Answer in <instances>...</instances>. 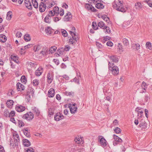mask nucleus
Listing matches in <instances>:
<instances>
[{"label": "nucleus", "instance_id": "1", "mask_svg": "<svg viewBox=\"0 0 152 152\" xmlns=\"http://www.w3.org/2000/svg\"><path fill=\"white\" fill-rule=\"evenodd\" d=\"M119 2L116 4L115 3L113 4V7L114 8L116 9L118 11L123 12H125L128 9L127 7H124L123 6V1H119Z\"/></svg>", "mask_w": 152, "mask_h": 152}, {"label": "nucleus", "instance_id": "2", "mask_svg": "<svg viewBox=\"0 0 152 152\" xmlns=\"http://www.w3.org/2000/svg\"><path fill=\"white\" fill-rule=\"evenodd\" d=\"M109 69L111 71L113 74L116 75L119 73V69L118 67L115 66L113 63H111L110 62L108 63Z\"/></svg>", "mask_w": 152, "mask_h": 152}, {"label": "nucleus", "instance_id": "3", "mask_svg": "<svg viewBox=\"0 0 152 152\" xmlns=\"http://www.w3.org/2000/svg\"><path fill=\"white\" fill-rule=\"evenodd\" d=\"M69 32L71 35L72 38L69 39V43L72 44H75L76 42H77V39L78 37L77 35L74 32L71 31H70Z\"/></svg>", "mask_w": 152, "mask_h": 152}, {"label": "nucleus", "instance_id": "4", "mask_svg": "<svg viewBox=\"0 0 152 152\" xmlns=\"http://www.w3.org/2000/svg\"><path fill=\"white\" fill-rule=\"evenodd\" d=\"M34 118V115L31 112H28L24 114L22 117L23 119L29 121L32 120Z\"/></svg>", "mask_w": 152, "mask_h": 152}, {"label": "nucleus", "instance_id": "5", "mask_svg": "<svg viewBox=\"0 0 152 152\" xmlns=\"http://www.w3.org/2000/svg\"><path fill=\"white\" fill-rule=\"evenodd\" d=\"M47 0H42L43 2L40 3L39 6V10L41 12H44L46 8V5L45 3H44Z\"/></svg>", "mask_w": 152, "mask_h": 152}, {"label": "nucleus", "instance_id": "6", "mask_svg": "<svg viewBox=\"0 0 152 152\" xmlns=\"http://www.w3.org/2000/svg\"><path fill=\"white\" fill-rule=\"evenodd\" d=\"M13 138L14 140L15 146L18 147L20 141V139L18 135L16 133H14Z\"/></svg>", "mask_w": 152, "mask_h": 152}, {"label": "nucleus", "instance_id": "7", "mask_svg": "<svg viewBox=\"0 0 152 152\" xmlns=\"http://www.w3.org/2000/svg\"><path fill=\"white\" fill-rule=\"evenodd\" d=\"M54 74L52 72H49L47 74V78L48 83H51L53 79Z\"/></svg>", "mask_w": 152, "mask_h": 152}, {"label": "nucleus", "instance_id": "8", "mask_svg": "<svg viewBox=\"0 0 152 152\" xmlns=\"http://www.w3.org/2000/svg\"><path fill=\"white\" fill-rule=\"evenodd\" d=\"M147 85L146 83L143 82L141 85V87L139 88L137 90L140 93H143L146 91V88Z\"/></svg>", "mask_w": 152, "mask_h": 152}, {"label": "nucleus", "instance_id": "9", "mask_svg": "<svg viewBox=\"0 0 152 152\" xmlns=\"http://www.w3.org/2000/svg\"><path fill=\"white\" fill-rule=\"evenodd\" d=\"M64 118V116L60 112L57 113L54 116V120L56 121H58Z\"/></svg>", "mask_w": 152, "mask_h": 152}, {"label": "nucleus", "instance_id": "10", "mask_svg": "<svg viewBox=\"0 0 152 152\" xmlns=\"http://www.w3.org/2000/svg\"><path fill=\"white\" fill-rule=\"evenodd\" d=\"M99 142L101 146L103 147L107 145V141L104 137L101 136H99Z\"/></svg>", "mask_w": 152, "mask_h": 152}, {"label": "nucleus", "instance_id": "11", "mask_svg": "<svg viewBox=\"0 0 152 152\" xmlns=\"http://www.w3.org/2000/svg\"><path fill=\"white\" fill-rule=\"evenodd\" d=\"M15 109L17 112H21L24 111L26 109V108L24 106L18 104L16 105Z\"/></svg>", "mask_w": 152, "mask_h": 152}, {"label": "nucleus", "instance_id": "12", "mask_svg": "<svg viewBox=\"0 0 152 152\" xmlns=\"http://www.w3.org/2000/svg\"><path fill=\"white\" fill-rule=\"evenodd\" d=\"M85 6L88 10H90L93 12H96L97 10L93 7L92 5H91L87 3L85 4Z\"/></svg>", "mask_w": 152, "mask_h": 152}, {"label": "nucleus", "instance_id": "13", "mask_svg": "<svg viewBox=\"0 0 152 152\" xmlns=\"http://www.w3.org/2000/svg\"><path fill=\"white\" fill-rule=\"evenodd\" d=\"M135 110L138 112V116H139L140 117H141L142 116L143 110L142 108L139 107H137L136 108Z\"/></svg>", "mask_w": 152, "mask_h": 152}, {"label": "nucleus", "instance_id": "14", "mask_svg": "<svg viewBox=\"0 0 152 152\" xmlns=\"http://www.w3.org/2000/svg\"><path fill=\"white\" fill-rule=\"evenodd\" d=\"M17 89L18 91H21L25 89L24 86L20 83H18L16 84Z\"/></svg>", "mask_w": 152, "mask_h": 152}, {"label": "nucleus", "instance_id": "15", "mask_svg": "<svg viewBox=\"0 0 152 152\" xmlns=\"http://www.w3.org/2000/svg\"><path fill=\"white\" fill-rule=\"evenodd\" d=\"M135 9L137 10H142L143 5L140 2L136 3L134 5Z\"/></svg>", "mask_w": 152, "mask_h": 152}, {"label": "nucleus", "instance_id": "16", "mask_svg": "<svg viewBox=\"0 0 152 152\" xmlns=\"http://www.w3.org/2000/svg\"><path fill=\"white\" fill-rule=\"evenodd\" d=\"M69 107L70 109V112L72 114L75 113L76 112L77 108L76 107H72V104H69Z\"/></svg>", "mask_w": 152, "mask_h": 152}, {"label": "nucleus", "instance_id": "17", "mask_svg": "<svg viewBox=\"0 0 152 152\" xmlns=\"http://www.w3.org/2000/svg\"><path fill=\"white\" fill-rule=\"evenodd\" d=\"M54 89L53 88H51L48 91V95L49 97H53L54 95Z\"/></svg>", "mask_w": 152, "mask_h": 152}, {"label": "nucleus", "instance_id": "18", "mask_svg": "<svg viewBox=\"0 0 152 152\" xmlns=\"http://www.w3.org/2000/svg\"><path fill=\"white\" fill-rule=\"evenodd\" d=\"M42 72V67H39L36 70L35 75L37 76H39L41 75Z\"/></svg>", "mask_w": 152, "mask_h": 152}, {"label": "nucleus", "instance_id": "19", "mask_svg": "<svg viewBox=\"0 0 152 152\" xmlns=\"http://www.w3.org/2000/svg\"><path fill=\"white\" fill-rule=\"evenodd\" d=\"M40 53L43 56H46L49 53L48 50L46 47H44L42 49V51L40 52Z\"/></svg>", "mask_w": 152, "mask_h": 152}, {"label": "nucleus", "instance_id": "20", "mask_svg": "<svg viewBox=\"0 0 152 152\" xmlns=\"http://www.w3.org/2000/svg\"><path fill=\"white\" fill-rule=\"evenodd\" d=\"M110 61H109V62H110L111 63H112V62L116 63L118 62V58L115 56H110Z\"/></svg>", "mask_w": 152, "mask_h": 152}, {"label": "nucleus", "instance_id": "21", "mask_svg": "<svg viewBox=\"0 0 152 152\" xmlns=\"http://www.w3.org/2000/svg\"><path fill=\"white\" fill-rule=\"evenodd\" d=\"M53 30L49 26H48L45 28V31L47 35H50L53 33Z\"/></svg>", "mask_w": 152, "mask_h": 152}, {"label": "nucleus", "instance_id": "22", "mask_svg": "<svg viewBox=\"0 0 152 152\" xmlns=\"http://www.w3.org/2000/svg\"><path fill=\"white\" fill-rule=\"evenodd\" d=\"M23 144L25 146L28 147L31 145V143L28 140L24 139L23 140Z\"/></svg>", "mask_w": 152, "mask_h": 152}, {"label": "nucleus", "instance_id": "23", "mask_svg": "<svg viewBox=\"0 0 152 152\" xmlns=\"http://www.w3.org/2000/svg\"><path fill=\"white\" fill-rule=\"evenodd\" d=\"M113 138L114 140L115 141L118 142H122L123 140L121 139L118 136H116L115 134H114L113 135Z\"/></svg>", "mask_w": 152, "mask_h": 152}, {"label": "nucleus", "instance_id": "24", "mask_svg": "<svg viewBox=\"0 0 152 152\" xmlns=\"http://www.w3.org/2000/svg\"><path fill=\"white\" fill-rule=\"evenodd\" d=\"M32 110L36 116H38L39 115L40 113V111L37 108L34 107L32 109Z\"/></svg>", "mask_w": 152, "mask_h": 152}, {"label": "nucleus", "instance_id": "25", "mask_svg": "<svg viewBox=\"0 0 152 152\" xmlns=\"http://www.w3.org/2000/svg\"><path fill=\"white\" fill-rule=\"evenodd\" d=\"M28 129L27 128H25L23 130V133L24 135L27 137H29L30 136V133L28 132Z\"/></svg>", "mask_w": 152, "mask_h": 152}, {"label": "nucleus", "instance_id": "26", "mask_svg": "<svg viewBox=\"0 0 152 152\" xmlns=\"http://www.w3.org/2000/svg\"><path fill=\"white\" fill-rule=\"evenodd\" d=\"M95 7L98 9H103L104 7V6L103 4L98 3L95 5Z\"/></svg>", "mask_w": 152, "mask_h": 152}, {"label": "nucleus", "instance_id": "27", "mask_svg": "<svg viewBox=\"0 0 152 152\" xmlns=\"http://www.w3.org/2000/svg\"><path fill=\"white\" fill-rule=\"evenodd\" d=\"M56 49V47L55 46L51 47L48 50L49 53H54Z\"/></svg>", "mask_w": 152, "mask_h": 152}, {"label": "nucleus", "instance_id": "28", "mask_svg": "<svg viewBox=\"0 0 152 152\" xmlns=\"http://www.w3.org/2000/svg\"><path fill=\"white\" fill-rule=\"evenodd\" d=\"M44 21L47 23H50L51 21V18L47 15L45 18Z\"/></svg>", "mask_w": 152, "mask_h": 152}, {"label": "nucleus", "instance_id": "29", "mask_svg": "<svg viewBox=\"0 0 152 152\" xmlns=\"http://www.w3.org/2000/svg\"><path fill=\"white\" fill-rule=\"evenodd\" d=\"M7 40L6 37L3 34L0 35V41L1 42H4Z\"/></svg>", "mask_w": 152, "mask_h": 152}, {"label": "nucleus", "instance_id": "30", "mask_svg": "<svg viewBox=\"0 0 152 152\" xmlns=\"http://www.w3.org/2000/svg\"><path fill=\"white\" fill-rule=\"evenodd\" d=\"M25 5L28 9L32 10V6L30 1H28L27 3H26Z\"/></svg>", "mask_w": 152, "mask_h": 152}, {"label": "nucleus", "instance_id": "31", "mask_svg": "<svg viewBox=\"0 0 152 152\" xmlns=\"http://www.w3.org/2000/svg\"><path fill=\"white\" fill-rule=\"evenodd\" d=\"M11 59L15 63H17L18 62V56H11Z\"/></svg>", "mask_w": 152, "mask_h": 152}, {"label": "nucleus", "instance_id": "32", "mask_svg": "<svg viewBox=\"0 0 152 152\" xmlns=\"http://www.w3.org/2000/svg\"><path fill=\"white\" fill-rule=\"evenodd\" d=\"M31 2L33 6L35 8H37L38 7V4L36 0H32Z\"/></svg>", "mask_w": 152, "mask_h": 152}, {"label": "nucleus", "instance_id": "33", "mask_svg": "<svg viewBox=\"0 0 152 152\" xmlns=\"http://www.w3.org/2000/svg\"><path fill=\"white\" fill-rule=\"evenodd\" d=\"M103 28L104 29V31L105 33H110V32L111 30L109 27L107 26H105Z\"/></svg>", "mask_w": 152, "mask_h": 152}, {"label": "nucleus", "instance_id": "34", "mask_svg": "<svg viewBox=\"0 0 152 152\" xmlns=\"http://www.w3.org/2000/svg\"><path fill=\"white\" fill-rule=\"evenodd\" d=\"M24 40L27 42L31 40L30 35L28 34H26L24 35Z\"/></svg>", "mask_w": 152, "mask_h": 152}, {"label": "nucleus", "instance_id": "35", "mask_svg": "<svg viewBox=\"0 0 152 152\" xmlns=\"http://www.w3.org/2000/svg\"><path fill=\"white\" fill-rule=\"evenodd\" d=\"M32 83L34 86H37L39 84V81L38 80L35 79L33 81Z\"/></svg>", "mask_w": 152, "mask_h": 152}, {"label": "nucleus", "instance_id": "36", "mask_svg": "<svg viewBox=\"0 0 152 152\" xmlns=\"http://www.w3.org/2000/svg\"><path fill=\"white\" fill-rule=\"evenodd\" d=\"M72 18V15L70 12H68L66 15L65 16V18L67 19V20H69Z\"/></svg>", "mask_w": 152, "mask_h": 152}, {"label": "nucleus", "instance_id": "37", "mask_svg": "<svg viewBox=\"0 0 152 152\" xmlns=\"http://www.w3.org/2000/svg\"><path fill=\"white\" fill-rule=\"evenodd\" d=\"M147 49L151 50L152 48L151 44L149 42H147L145 45Z\"/></svg>", "mask_w": 152, "mask_h": 152}, {"label": "nucleus", "instance_id": "38", "mask_svg": "<svg viewBox=\"0 0 152 152\" xmlns=\"http://www.w3.org/2000/svg\"><path fill=\"white\" fill-rule=\"evenodd\" d=\"M41 46L40 45H35L34 47V50L35 52L38 51L41 48Z\"/></svg>", "mask_w": 152, "mask_h": 152}, {"label": "nucleus", "instance_id": "39", "mask_svg": "<svg viewBox=\"0 0 152 152\" xmlns=\"http://www.w3.org/2000/svg\"><path fill=\"white\" fill-rule=\"evenodd\" d=\"M6 104L8 107L12 106L13 104V102L12 100H9L7 101Z\"/></svg>", "mask_w": 152, "mask_h": 152}, {"label": "nucleus", "instance_id": "40", "mask_svg": "<svg viewBox=\"0 0 152 152\" xmlns=\"http://www.w3.org/2000/svg\"><path fill=\"white\" fill-rule=\"evenodd\" d=\"M123 42L124 45L126 46H127L129 44V41L125 38H124L123 39Z\"/></svg>", "mask_w": 152, "mask_h": 152}, {"label": "nucleus", "instance_id": "41", "mask_svg": "<svg viewBox=\"0 0 152 152\" xmlns=\"http://www.w3.org/2000/svg\"><path fill=\"white\" fill-rule=\"evenodd\" d=\"M98 26L100 28H103L104 27V26H104V22L102 21H100L99 22L98 24Z\"/></svg>", "mask_w": 152, "mask_h": 152}, {"label": "nucleus", "instance_id": "42", "mask_svg": "<svg viewBox=\"0 0 152 152\" xmlns=\"http://www.w3.org/2000/svg\"><path fill=\"white\" fill-rule=\"evenodd\" d=\"M12 12L10 11L8 12L7 14V18L8 20H10L12 16Z\"/></svg>", "mask_w": 152, "mask_h": 152}, {"label": "nucleus", "instance_id": "43", "mask_svg": "<svg viewBox=\"0 0 152 152\" xmlns=\"http://www.w3.org/2000/svg\"><path fill=\"white\" fill-rule=\"evenodd\" d=\"M26 78L25 76H22L21 77L20 80L23 83H25L26 81Z\"/></svg>", "mask_w": 152, "mask_h": 152}, {"label": "nucleus", "instance_id": "44", "mask_svg": "<svg viewBox=\"0 0 152 152\" xmlns=\"http://www.w3.org/2000/svg\"><path fill=\"white\" fill-rule=\"evenodd\" d=\"M9 111L8 110H5L4 112V115L5 117H9Z\"/></svg>", "mask_w": 152, "mask_h": 152}, {"label": "nucleus", "instance_id": "45", "mask_svg": "<svg viewBox=\"0 0 152 152\" xmlns=\"http://www.w3.org/2000/svg\"><path fill=\"white\" fill-rule=\"evenodd\" d=\"M114 130L116 133L119 134L121 133V130L120 128L117 127L115 128Z\"/></svg>", "mask_w": 152, "mask_h": 152}, {"label": "nucleus", "instance_id": "46", "mask_svg": "<svg viewBox=\"0 0 152 152\" xmlns=\"http://www.w3.org/2000/svg\"><path fill=\"white\" fill-rule=\"evenodd\" d=\"M145 3H146L149 7H152V2L150 0H145L143 1Z\"/></svg>", "mask_w": 152, "mask_h": 152}, {"label": "nucleus", "instance_id": "47", "mask_svg": "<svg viewBox=\"0 0 152 152\" xmlns=\"http://www.w3.org/2000/svg\"><path fill=\"white\" fill-rule=\"evenodd\" d=\"M146 124L145 123V121H143V122L142 121L141 122L139 126L140 127H141L142 129L143 128H145V127Z\"/></svg>", "mask_w": 152, "mask_h": 152}, {"label": "nucleus", "instance_id": "48", "mask_svg": "<svg viewBox=\"0 0 152 152\" xmlns=\"http://www.w3.org/2000/svg\"><path fill=\"white\" fill-rule=\"evenodd\" d=\"M92 26L94 29L96 30L98 29V27L97 26L96 22H93L92 23Z\"/></svg>", "mask_w": 152, "mask_h": 152}, {"label": "nucleus", "instance_id": "49", "mask_svg": "<svg viewBox=\"0 0 152 152\" xmlns=\"http://www.w3.org/2000/svg\"><path fill=\"white\" fill-rule=\"evenodd\" d=\"M64 94L66 96H71L74 94L73 92H70L67 91H66L64 93Z\"/></svg>", "mask_w": 152, "mask_h": 152}, {"label": "nucleus", "instance_id": "50", "mask_svg": "<svg viewBox=\"0 0 152 152\" xmlns=\"http://www.w3.org/2000/svg\"><path fill=\"white\" fill-rule=\"evenodd\" d=\"M15 115V112L14 111H11L10 112H9V117H13Z\"/></svg>", "mask_w": 152, "mask_h": 152}, {"label": "nucleus", "instance_id": "51", "mask_svg": "<svg viewBox=\"0 0 152 152\" xmlns=\"http://www.w3.org/2000/svg\"><path fill=\"white\" fill-rule=\"evenodd\" d=\"M61 32L62 34V35L64 37H66L67 36V33L65 30H63L62 31H61Z\"/></svg>", "mask_w": 152, "mask_h": 152}, {"label": "nucleus", "instance_id": "52", "mask_svg": "<svg viewBox=\"0 0 152 152\" xmlns=\"http://www.w3.org/2000/svg\"><path fill=\"white\" fill-rule=\"evenodd\" d=\"M59 11V8L57 7H54L53 9V12L54 14H56L58 13V11Z\"/></svg>", "mask_w": 152, "mask_h": 152}, {"label": "nucleus", "instance_id": "53", "mask_svg": "<svg viewBox=\"0 0 152 152\" xmlns=\"http://www.w3.org/2000/svg\"><path fill=\"white\" fill-rule=\"evenodd\" d=\"M70 48V47L68 45H66L65 46V48L64 49L63 48H62L63 50H64L66 51H68Z\"/></svg>", "mask_w": 152, "mask_h": 152}, {"label": "nucleus", "instance_id": "54", "mask_svg": "<svg viewBox=\"0 0 152 152\" xmlns=\"http://www.w3.org/2000/svg\"><path fill=\"white\" fill-rule=\"evenodd\" d=\"M18 123L19 126L20 127H22L24 125L23 122L19 120Z\"/></svg>", "mask_w": 152, "mask_h": 152}, {"label": "nucleus", "instance_id": "55", "mask_svg": "<svg viewBox=\"0 0 152 152\" xmlns=\"http://www.w3.org/2000/svg\"><path fill=\"white\" fill-rule=\"evenodd\" d=\"M22 35V33L20 32L19 31H18L16 34V37H18V38L20 37Z\"/></svg>", "mask_w": 152, "mask_h": 152}, {"label": "nucleus", "instance_id": "56", "mask_svg": "<svg viewBox=\"0 0 152 152\" xmlns=\"http://www.w3.org/2000/svg\"><path fill=\"white\" fill-rule=\"evenodd\" d=\"M53 61L57 65H58L59 64V60L57 59H54Z\"/></svg>", "mask_w": 152, "mask_h": 152}, {"label": "nucleus", "instance_id": "57", "mask_svg": "<svg viewBox=\"0 0 152 152\" xmlns=\"http://www.w3.org/2000/svg\"><path fill=\"white\" fill-rule=\"evenodd\" d=\"M54 14L52 11H49V14L47 15L50 16L51 18V17L53 16Z\"/></svg>", "mask_w": 152, "mask_h": 152}, {"label": "nucleus", "instance_id": "58", "mask_svg": "<svg viewBox=\"0 0 152 152\" xmlns=\"http://www.w3.org/2000/svg\"><path fill=\"white\" fill-rule=\"evenodd\" d=\"M53 111L51 109H50L48 110V115H50V116L53 114Z\"/></svg>", "mask_w": 152, "mask_h": 152}, {"label": "nucleus", "instance_id": "59", "mask_svg": "<svg viewBox=\"0 0 152 152\" xmlns=\"http://www.w3.org/2000/svg\"><path fill=\"white\" fill-rule=\"evenodd\" d=\"M80 79H79L78 77H75L74 79V81L76 83H77L78 84H79L80 83L79 81Z\"/></svg>", "mask_w": 152, "mask_h": 152}, {"label": "nucleus", "instance_id": "60", "mask_svg": "<svg viewBox=\"0 0 152 152\" xmlns=\"http://www.w3.org/2000/svg\"><path fill=\"white\" fill-rule=\"evenodd\" d=\"M134 45L136 46L135 49L136 50H138L140 48V45L139 44H134Z\"/></svg>", "mask_w": 152, "mask_h": 152}, {"label": "nucleus", "instance_id": "61", "mask_svg": "<svg viewBox=\"0 0 152 152\" xmlns=\"http://www.w3.org/2000/svg\"><path fill=\"white\" fill-rule=\"evenodd\" d=\"M28 63L32 67H34L35 64V62H32L31 61H28Z\"/></svg>", "mask_w": 152, "mask_h": 152}, {"label": "nucleus", "instance_id": "62", "mask_svg": "<svg viewBox=\"0 0 152 152\" xmlns=\"http://www.w3.org/2000/svg\"><path fill=\"white\" fill-rule=\"evenodd\" d=\"M106 45L107 46L111 47L113 45V43L111 41H108Z\"/></svg>", "mask_w": 152, "mask_h": 152}, {"label": "nucleus", "instance_id": "63", "mask_svg": "<svg viewBox=\"0 0 152 152\" xmlns=\"http://www.w3.org/2000/svg\"><path fill=\"white\" fill-rule=\"evenodd\" d=\"M113 124L114 125H118V122L117 120L115 119L113 122Z\"/></svg>", "mask_w": 152, "mask_h": 152}, {"label": "nucleus", "instance_id": "64", "mask_svg": "<svg viewBox=\"0 0 152 152\" xmlns=\"http://www.w3.org/2000/svg\"><path fill=\"white\" fill-rule=\"evenodd\" d=\"M27 152H34V151L32 148H30L27 149Z\"/></svg>", "mask_w": 152, "mask_h": 152}]
</instances>
